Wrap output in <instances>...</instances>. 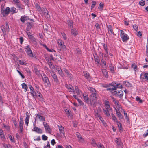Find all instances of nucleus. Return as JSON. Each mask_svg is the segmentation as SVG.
I'll use <instances>...</instances> for the list:
<instances>
[{"mask_svg":"<svg viewBox=\"0 0 148 148\" xmlns=\"http://www.w3.org/2000/svg\"><path fill=\"white\" fill-rule=\"evenodd\" d=\"M112 87H110L107 88L106 89L107 91L117 89V88H123L121 84L119 83H117L114 82H112Z\"/></svg>","mask_w":148,"mask_h":148,"instance_id":"nucleus-1","label":"nucleus"},{"mask_svg":"<svg viewBox=\"0 0 148 148\" xmlns=\"http://www.w3.org/2000/svg\"><path fill=\"white\" fill-rule=\"evenodd\" d=\"M96 101V93H92L90 97V104L94 105Z\"/></svg>","mask_w":148,"mask_h":148,"instance_id":"nucleus-2","label":"nucleus"},{"mask_svg":"<svg viewBox=\"0 0 148 148\" xmlns=\"http://www.w3.org/2000/svg\"><path fill=\"white\" fill-rule=\"evenodd\" d=\"M99 112H94V114L96 117H99L100 120L102 122L103 125L105 127L106 126H107L106 123L103 119L102 117L100 116V114L99 113Z\"/></svg>","mask_w":148,"mask_h":148,"instance_id":"nucleus-3","label":"nucleus"},{"mask_svg":"<svg viewBox=\"0 0 148 148\" xmlns=\"http://www.w3.org/2000/svg\"><path fill=\"white\" fill-rule=\"evenodd\" d=\"M112 93L116 96L119 97L120 98H122L123 96V93L121 90H115L113 92H111Z\"/></svg>","mask_w":148,"mask_h":148,"instance_id":"nucleus-4","label":"nucleus"},{"mask_svg":"<svg viewBox=\"0 0 148 148\" xmlns=\"http://www.w3.org/2000/svg\"><path fill=\"white\" fill-rule=\"evenodd\" d=\"M25 49L27 54L29 56L32 57V58L34 57L29 45H27V46L25 48Z\"/></svg>","mask_w":148,"mask_h":148,"instance_id":"nucleus-5","label":"nucleus"},{"mask_svg":"<svg viewBox=\"0 0 148 148\" xmlns=\"http://www.w3.org/2000/svg\"><path fill=\"white\" fill-rule=\"evenodd\" d=\"M10 12V9L9 7H7L5 9L3 10L1 12V14L3 17H5L8 15Z\"/></svg>","mask_w":148,"mask_h":148,"instance_id":"nucleus-6","label":"nucleus"},{"mask_svg":"<svg viewBox=\"0 0 148 148\" xmlns=\"http://www.w3.org/2000/svg\"><path fill=\"white\" fill-rule=\"evenodd\" d=\"M51 74L54 80V81L56 82L57 84H59V81L55 72L53 71H51Z\"/></svg>","mask_w":148,"mask_h":148,"instance_id":"nucleus-7","label":"nucleus"},{"mask_svg":"<svg viewBox=\"0 0 148 148\" xmlns=\"http://www.w3.org/2000/svg\"><path fill=\"white\" fill-rule=\"evenodd\" d=\"M58 127L60 135L62 137H65V134L64 127L62 126L61 125H58Z\"/></svg>","mask_w":148,"mask_h":148,"instance_id":"nucleus-8","label":"nucleus"},{"mask_svg":"<svg viewBox=\"0 0 148 148\" xmlns=\"http://www.w3.org/2000/svg\"><path fill=\"white\" fill-rule=\"evenodd\" d=\"M93 56L94 58V60L96 64H98L99 63L100 60L99 57L97 56V53H94L93 54Z\"/></svg>","mask_w":148,"mask_h":148,"instance_id":"nucleus-9","label":"nucleus"},{"mask_svg":"<svg viewBox=\"0 0 148 148\" xmlns=\"http://www.w3.org/2000/svg\"><path fill=\"white\" fill-rule=\"evenodd\" d=\"M121 37L122 38V41L124 42H127L129 38V37L126 34L123 35H121Z\"/></svg>","mask_w":148,"mask_h":148,"instance_id":"nucleus-10","label":"nucleus"},{"mask_svg":"<svg viewBox=\"0 0 148 148\" xmlns=\"http://www.w3.org/2000/svg\"><path fill=\"white\" fill-rule=\"evenodd\" d=\"M65 86L69 89L70 92H74L75 91L74 88L71 85L69 84H66L65 85Z\"/></svg>","mask_w":148,"mask_h":148,"instance_id":"nucleus-11","label":"nucleus"},{"mask_svg":"<svg viewBox=\"0 0 148 148\" xmlns=\"http://www.w3.org/2000/svg\"><path fill=\"white\" fill-rule=\"evenodd\" d=\"M24 122L22 118H20V121H19V126L20 128V131L22 133L23 131V126Z\"/></svg>","mask_w":148,"mask_h":148,"instance_id":"nucleus-12","label":"nucleus"},{"mask_svg":"<svg viewBox=\"0 0 148 148\" xmlns=\"http://www.w3.org/2000/svg\"><path fill=\"white\" fill-rule=\"evenodd\" d=\"M33 129V131L38 133L42 134V130L40 128H38L36 126H35L34 127Z\"/></svg>","mask_w":148,"mask_h":148,"instance_id":"nucleus-13","label":"nucleus"},{"mask_svg":"<svg viewBox=\"0 0 148 148\" xmlns=\"http://www.w3.org/2000/svg\"><path fill=\"white\" fill-rule=\"evenodd\" d=\"M65 114L69 119L71 120L73 119V114L71 112H65Z\"/></svg>","mask_w":148,"mask_h":148,"instance_id":"nucleus-14","label":"nucleus"},{"mask_svg":"<svg viewBox=\"0 0 148 148\" xmlns=\"http://www.w3.org/2000/svg\"><path fill=\"white\" fill-rule=\"evenodd\" d=\"M141 79H143L148 81V73H146L144 74H141L140 77Z\"/></svg>","mask_w":148,"mask_h":148,"instance_id":"nucleus-15","label":"nucleus"},{"mask_svg":"<svg viewBox=\"0 0 148 148\" xmlns=\"http://www.w3.org/2000/svg\"><path fill=\"white\" fill-rule=\"evenodd\" d=\"M17 1H15V2H14L15 4H16L17 7L19 9H22L23 7L21 4L20 3L19 0H17Z\"/></svg>","mask_w":148,"mask_h":148,"instance_id":"nucleus-16","label":"nucleus"},{"mask_svg":"<svg viewBox=\"0 0 148 148\" xmlns=\"http://www.w3.org/2000/svg\"><path fill=\"white\" fill-rule=\"evenodd\" d=\"M42 80L46 84L45 85L47 86L48 87L50 85V82L48 77H46L45 79H43Z\"/></svg>","mask_w":148,"mask_h":148,"instance_id":"nucleus-17","label":"nucleus"},{"mask_svg":"<svg viewBox=\"0 0 148 148\" xmlns=\"http://www.w3.org/2000/svg\"><path fill=\"white\" fill-rule=\"evenodd\" d=\"M37 116H38V118L40 121H45V117L42 116V114L41 113H38L37 114Z\"/></svg>","mask_w":148,"mask_h":148,"instance_id":"nucleus-18","label":"nucleus"},{"mask_svg":"<svg viewBox=\"0 0 148 148\" xmlns=\"http://www.w3.org/2000/svg\"><path fill=\"white\" fill-rule=\"evenodd\" d=\"M83 73L86 79H90V75L89 73L86 71H83Z\"/></svg>","mask_w":148,"mask_h":148,"instance_id":"nucleus-19","label":"nucleus"},{"mask_svg":"<svg viewBox=\"0 0 148 148\" xmlns=\"http://www.w3.org/2000/svg\"><path fill=\"white\" fill-rule=\"evenodd\" d=\"M116 140H115V142L118 145H121L123 144L121 141V139L120 138H116Z\"/></svg>","mask_w":148,"mask_h":148,"instance_id":"nucleus-20","label":"nucleus"},{"mask_svg":"<svg viewBox=\"0 0 148 148\" xmlns=\"http://www.w3.org/2000/svg\"><path fill=\"white\" fill-rule=\"evenodd\" d=\"M114 108L116 111H122L123 110L121 106L119 104L116 105Z\"/></svg>","mask_w":148,"mask_h":148,"instance_id":"nucleus-21","label":"nucleus"},{"mask_svg":"<svg viewBox=\"0 0 148 148\" xmlns=\"http://www.w3.org/2000/svg\"><path fill=\"white\" fill-rule=\"evenodd\" d=\"M68 27L69 29L73 28V21L71 20H68L67 21Z\"/></svg>","mask_w":148,"mask_h":148,"instance_id":"nucleus-22","label":"nucleus"},{"mask_svg":"<svg viewBox=\"0 0 148 148\" xmlns=\"http://www.w3.org/2000/svg\"><path fill=\"white\" fill-rule=\"evenodd\" d=\"M71 31L72 34L74 36H76L78 34L77 30L75 29H71Z\"/></svg>","mask_w":148,"mask_h":148,"instance_id":"nucleus-23","label":"nucleus"},{"mask_svg":"<svg viewBox=\"0 0 148 148\" xmlns=\"http://www.w3.org/2000/svg\"><path fill=\"white\" fill-rule=\"evenodd\" d=\"M38 91L36 90V91L34 90L31 91L30 93L32 95L33 97L34 98H35L38 97L37 91Z\"/></svg>","mask_w":148,"mask_h":148,"instance_id":"nucleus-24","label":"nucleus"},{"mask_svg":"<svg viewBox=\"0 0 148 148\" xmlns=\"http://www.w3.org/2000/svg\"><path fill=\"white\" fill-rule=\"evenodd\" d=\"M108 31L109 34H110H110H114V32L113 31L112 27L111 25H108Z\"/></svg>","mask_w":148,"mask_h":148,"instance_id":"nucleus-25","label":"nucleus"},{"mask_svg":"<svg viewBox=\"0 0 148 148\" xmlns=\"http://www.w3.org/2000/svg\"><path fill=\"white\" fill-rule=\"evenodd\" d=\"M102 71L103 76L106 77H108V72L107 70L105 69H102Z\"/></svg>","mask_w":148,"mask_h":148,"instance_id":"nucleus-26","label":"nucleus"},{"mask_svg":"<svg viewBox=\"0 0 148 148\" xmlns=\"http://www.w3.org/2000/svg\"><path fill=\"white\" fill-rule=\"evenodd\" d=\"M22 88L25 89V91L26 92L28 88V87L27 84L25 83H23L22 84Z\"/></svg>","mask_w":148,"mask_h":148,"instance_id":"nucleus-27","label":"nucleus"},{"mask_svg":"<svg viewBox=\"0 0 148 148\" xmlns=\"http://www.w3.org/2000/svg\"><path fill=\"white\" fill-rule=\"evenodd\" d=\"M0 136L1 139L3 140H5L6 139L5 136L4 134L3 130L2 131H0Z\"/></svg>","mask_w":148,"mask_h":148,"instance_id":"nucleus-28","label":"nucleus"},{"mask_svg":"<svg viewBox=\"0 0 148 148\" xmlns=\"http://www.w3.org/2000/svg\"><path fill=\"white\" fill-rule=\"evenodd\" d=\"M123 85L127 87H130L131 86V84L129 82L124 81L123 82Z\"/></svg>","mask_w":148,"mask_h":148,"instance_id":"nucleus-29","label":"nucleus"},{"mask_svg":"<svg viewBox=\"0 0 148 148\" xmlns=\"http://www.w3.org/2000/svg\"><path fill=\"white\" fill-rule=\"evenodd\" d=\"M105 107L106 110L104 111H110L112 110V108L110 107V104L105 106Z\"/></svg>","mask_w":148,"mask_h":148,"instance_id":"nucleus-30","label":"nucleus"},{"mask_svg":"<svg viewBox=\"0 0 148 148\" xmlns=\"http://www.w3.org/2000/svg\"><path fill=\"white\" fill-rule=\"evenodd\" d=\"M111 115L112 116V120L114 122H115L117 123H119V121L117 120V119L115 116L114 115L113 113H111Z\"/></svg>","mask_w":148,"mask_h":148,"instance_id":"nucleus-31","label":"nucleus"},{"mask_svg":"<svg viewBox=\"0 0 148 148\" xmlns=\"http://www.w3.org/2000/svg\"><path fill=\"white\" fill-rule=\"evenodd\" d=\"M117 116L120 119H124L123 116L121 114L120 112H116Z\"/></svg>","mask_w":148,"mask_h":148,"instance_id":"nucleus-32","label":"nucleus"},{"mask_svg":"<svg viewBox=\"0 0 148 148\" xmlns=\"http://www.w3.org/2000/svg\"><path fill=\"white\" fill-rule=\"evenodd\" d=\"M96 146L98 148H105L104 145L100 142L97 143Z\"/></svg>","mask_w":148,"mask_h":148,"instance_id":"nucleus-33","label":"nucleus"},{"mask_svg":"<svg viewBox=\"0 0 148 148\" xmlns=\"http://www.w3.org/2000/svg\"><path fill=\"white\" fill-rule=\"evenodd\" d=\"M92 142L91 143V144L92 145V146L94 147H96L97 145V143L96 142L94 138H92L91 139Z\"/></svg>","mask_w":148,"mask_h":148,"instance_id":"nucleus-34","label":"nucleus"},{"mask_svg":"<svg viewBox=\"0 0 148 148\" xmlns=\"http://www.w3.org/2000/svg\"><path fill=\"white\" fill-rule=\"evenodd\" d=\"M95 26L96 27V30L99 31L101 29V27L100 26L99 23H97L95 24Z\"/></svg>","mask_w":148,"mask_h":148,"instance_id":"nucleus-35","label":"nucleus"},{"mask_svg":"<svg viewBox=\"0 0 148 148\" xmlns=\"http://www.w3.org/2000/svg\"><path fill=\"white\" fill-rule=\"evenodd\" d=\"M8 137L10 139V141L12 142H15V140H14V137H12V136H11V135L10 134H8Z\"/></svg>","mask_w":148,"mask_h":148,"instance_id":"nucleus-36","label":"nucleus"},{"mask_svg":"<svg viewBox=\"0 0 148 148\" xmlns=\"http://www.w3.org/2000/svg\"><path fill=\"white\" fill-rule=\"evenodd\" d=\"M44 127L46 131L47 132H48L49 133L51 131V129L49 125H47L44 126Z\"/></svg>","mask_w":148,"mask_h":148,"instance_id":"nucleus-37","label":"nucleus"},{"mask_svg":"<svg viewBox=\"0 0 148 148\" xmlns=\"http://www.w3.org/2000/svg\"><path fill=\"white\" fill-rule=\"evenodd\" d=\"M29 38L31 40L32 42H36V39L32 35L31 36L29 37Z\"/></svg>","mask_w":148,"mask_h":148,"instance_id":"nucleus-38","label":"nucleus"},{"mask_svg":"<svg viewBox=\"0 0 148 148\" xmlns=\"http://www.w3.org/2000/svg\"><path fill=\"white\" fill-rule=\"evenodd\" d=\"M88 89L92 93H96V91L95 89L93 88V87H89Z\"/></svg>","mask_w":148,"mask_h":148,"instance_id":"nucleus-39","label":"nucleus"},{"mask_svg":"<svg viewBox=\"0 0 148 148\" xmlns=\"http://www.w3.org/2000/svg\"><path fill=\"white\" fill-rule=\"evenodd\" d=\"M131 67L135 71L137 69V66L135 63L132 64Z\"/></svg>","mask_w":148,"mask_h":148,"instance_id":"nucleus-40","label":"nucleus"},{"mask_svg":"<svg viewBox=\"0 0 148 148\" xmlns=\"http://www.w3.org/2000/svg\"><path fill=\"white\" fill-rule=\"evenodd\" d=\"M1 29L4 34L6 32V29L4 25H2L1 26Z\"/></svg>","mask_w":148,"mask_h":148,"instance_id":"nucleus-41","label":"nucleus"},{"mask_svg":"<svg viewBox=\"0 0 148 148\" xmlns=\"http://www.w3.org/2000/svg\"><path fill=\"white\" fill-rule=\"evenodd\" d=\"M83 97L84 100L86 101L87 103H89V101H90V98H88L87 95L86 96H84Z\"/></svg>","mask_w":148,"mask_h":148,"instance_id":"nucleus-42","label":"nucleus"},{"mask_svg":"<svg viewBox=\"0 0 148 148\" xmlns=\"http://www.w3.org/2000/svg\"><path fill=\"white\" fill-rule=\"evenodd\" d=\"M136 101L140 103H141L143 102V101L141 100L140 98L138 96H137L136 97Z\"/></svg>","mask_w":148,"mask_h":148,"instance_id":"nucleus-43","label":"nucleus"},{"mask_svg":"<svg viewBox=\"0 0 148 148\" xmlns=\"http://www.w3.org/2000/svg\"><path fill=\"white\" fill-rule=\"evenodd\" d=\"M16 8L14 7H12L10 9V12H12V14H14L16 13Z\"/></svg>","mask_w":148,"mask_h":148,"instance_id":"nucleus-44","label":"nucleus"},{"mask_svg":"<svg viewBox=\"0 0 148 148\" xmlns=\"http://www.w3.org/2000/svg\"><path fill=\"white\" fill-rule=\"evenodd\" d=\"M37 93L38 96L39 97V98L40 99H42L43 96L40 92L38 91H37Z\"/></svg>","mask_w":148,"mask_h":148,"instance_id":"nucleus-45","label":"nucleus"},{"mask_svg":"<svg viewBox=\"0 0 148 148\" xmlns=\"http://www.w3.org/2000/svg\"><path fill=\"white\" fill-rule=\"evenodd\" d=\"M103 47L104 49L105 50L106 52L107 53H108L107 50V45L105 44H103Z\"/></svg>","mask_w":148,"mask_h":148,"instance_id":"nucleus-46","label":"nucleus"},{"mask_svg":"<svg viewBox=\"0 0 148 148\" xmlns=\"http://www.w3.org/2000/svg\"><path fill=\"white\" fill-rule=\"evenodd\" d=\"M112 83H111L109 84H106L103 86V87L104 88H108V87L111 86V87H112Z\"/></svg>","mask_w":148,"mask_h":148,"instance_id":"nucleus-47","label":"nucleus"},{"mask_svg":"<svg viewBox=\"0 0 148 148\" xmlns=\"http://www.w3.org/2000/svg\"><path fill=\"white\" fill-rule=\"evenodd\" d=\"M36 8L39 11L41 10V8L40 6L37 3H36L35 5Z\"/></svg>","mask_w":148,"mask_h":148,"instance_id":"nucleus-48","label":"nucleus"},{"mask_svg":"<svg viewBox=\"0 0 148 148\" xmlns=\"http://www.w3.org/2000/svg\"><path fill=\"white\" fill-rule=\"evenodd\" d=\"M44 14L46 18H50V16L49 14V12L48 11L45 13Z\"/></svg>","mask_w":148,"mask_h":148,"instance_id":"nucleus-49","label":"nucleus"},{"mask_svg":"<svg viewBox=\"0 0 148 148\" xmlns=\"http://www.w3.org/2000/svg\"><path fill=\"white\" fill-rule=\"evenodd\" d=\"M19 63L21 65H26L27 64V63L24 62L23 60H20L19 61Z\"/></svg>","mask_w":148,"mask_h":148,"instance_id":"nucleus-50","label":"nucleus"},{"mask_svg":"<svg viewBox=\"0 0 148 148\" xmlns=\"http://www.w3.org/2000/svg\"><path fill=\"white\" fill-rule=\"evenodd\" d=\"M61 34L62 35V36H63L64 39L65 40H66V34H65V33L64 32H61Z\"/></svg>","mask_w":148,"mask_h":148,"instance_id":"nucleus-51","label":"nucleus"},{"mask_svg":"<svg viewBox=\"0 0 148 148\" xmlns=\"http://www.w3.org/2000/svg\"><path fill=\"white\" fill-rule=\"evenodd\" d=\"M5 24H6V30L7 32H9L10 30V28L8 24V23L7 22H6L5 23Z\"/></svg>","mask_w":148,"mask_h":148,"instance_id":"nucleus-52","label":"nucleus"},{"mask_svg":"<svg viewBox=\"0 0 148 148\" xmlns=\"http://www.w3.org/2000/svg\"><path fill=\"white\" fill-rule=\"evenodd\" d=\"M96 2L95 1H92V3L91 6V9H92L96 5Z\"/></svg>","mask_w":148,"mask_h":148,"instance_id":"nucleus-53","label":"nucleus"},{"mask_svg":"<svg viewBox=\"0 0 148 148\" xmlns=\"http://www.w3.org/2000/svg\"><path fill=\"white\" fill-rule=\"evenodd\" d=\"M48 64L49 65V67L51 69H55V66L53 65V64H52V62H51V63H49V64Z\"/></svg>","mask_w":148,"mask_h":148,"instance_id":"nucleus-54","label":"nucleus"},{"mask_svg":"<svg viewBox=\"0 0 148 148\" xmlns=\"http://www.w3.org/2000/svg\"><path fill=\"white\" fill-rule=\"evenodd\" d=\"M117 125H118V127L119 128V131L122 130V124L121 123H117Z\"/></svg>","mask_w":148,"mask_h":148,"instance_id":"nucleus-55","label":"nucleus"},{"mask_svg":"<svg viewBox=\"0 0 148 148\" xmlns=\"http://www.w3.org/2000/svg\"><path fill=\"white\" fill-rule=\"evenodd\" d=\"M40 10H41L44 14L47 11V10L45 8H41Z\"/></svg>","mask_w":148,"mask_h":148,"instance_id":"nucleus-56","label":"nucleus"},{"mask_svg":"<svg viewBox=\"0 0 148 148\" xmlns=\"http://www.w3.org/2000/svg\"><path fill=\"white\" fill-rule=\"evenodd\" d=\"M47 137L45 135H43L42 136V139L44 141L46 140L47 139Z\"/></svg>","mask_w":148,"mask_h":148,"instance_id":"nucleus-57","label":"nucleus"},{"mask_svg":"<svg viewBox=\"0 0 148 148\" xmlns=\"http://www.w3.org/2000/svg\"><path fill=\"white\" fill-rule=\"evenodd\" d=\"M139 4L141 6H143L145 5V1H143V0L140 1L139 2Z\"/></svg>","mask_w":148,"mask_h":148,"instance_id":"nucleus-58","label":"nucleus"},{"mask_svg":"<svg viewBox=\"0 0 148 148\" xmlns=\"http://www.w3.org/2000/svg\"><path fill=\"white\" fill-rule=\"evenodd\" d=\"M133 27L134 29L136 31H137L138 30V26L136 25H134L133 26Z\"/></svg>","mask_w":148,"mask_h":148,"instance_id":"nucleus-59","label":"nucleus"},{"mask_svg":"<svg viewBox=\"0 0 148 148\" xmlns=\"http://www.w3.org/2000/svg\"><path fill=\"white\" fill-rule=\"evenodd\" d=\"M17 72L19 73V75L21 76L22 78H23V79H24L25 78V76L23 74L21 73V72L20 71L18 70H17Z\"/></svg>","mask_w":148,"mask_h":148,"instance_id":"nucleus-60","label":"nucleus"},{"mask_svg":"<svg viewBox=\"0 0 148 148\" xmlns=\"http://www.w3.org/2000/svg\"><path fill=\"white\" fill-rule=\"evenodd\" d=\"M104 104H105V106L110 104V102L107 99L104 100Z\"/></svg>","mask_w":148,"mask_h":148,"instance_id":"nucleus-61","label":"nucleus"},{"mask_svg":"<svg viewBox=\"0 0 148 148\" xmlns=\"http://www.w3.org/2000/svg\"><path fill=\"white\" fill-rule=\"evenodd\" d=\"M35 70L36 74L37 75L39 76L40 75L39 71L37 69H35Z\"/></svg>","mask_w":148,"mask_h":148,"instance_id":"nucleus-62","label":"nucleus"},{"mask_svg":"<svg viewBox=\"0 0 148 148\" xmlns=\"http://www.w3.org/2000/svg\"><path fill=\"white\" fill-rule=\"evenodd\" d=\"M50 146L49 141L47 142V144L45 146L44 148H50Z\"/></svg>","mask_w":148,"mask_h":148,"instance_id":"nucleus-63","label":"nucleus"},{"mask_svg":"<svg viewBox=\"0 0 148 148\" xmlns=\"http://www.w3.org/2000/svg\"><path fill=\"white\" fill-rule=\"evenodd\" d=\"M67 76L70 79L72 78V74L69 72L67 74Z\"/></svg>","mask_w":148,"mask_h":148,"instance_id":"nucleus-64","label":"nucleus"}]
</instances>
